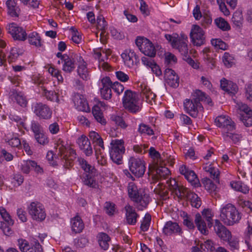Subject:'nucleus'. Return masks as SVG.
Here are the masks:
<instances>
[{"instance_id":"obj_21","label":"nucleus","mask_w":252,"mask_h":252,"mask_svg":"<svg viewBox=\"0 0 252 252\" xmlns=\"http://www.w3.org/2000/svg\"><path fill=\"white\" fill-rule=\"evenodd\" d=\"M165 83L170 87L176 88L179 85V77L174 70L166 68L164 73Z\"/></svg>"},{"instance_id":"obj_52","label":"nucleus","mask_w":252,"mask_h":252,"mask_svg":"<svg viewBox=\"0 0 252 252\" xmlns=\"http://www.w3.org/2000/svg\"><path fill=\"white\" fill-rule=\"evenodd\" d=\"M138 131L141 134L152 135L154 134L153 129L148 125L142 123L139 125Z\"/></svg>"},{"instance_id":"obj_63","label":"nucleus","mask_w":252,"mask_h":252,"mask_svg":"<svg viewBox=\"0 0 252 252\" xmlns=\"http://www.w3.org/2000/svg\"><path fill=\"white\" fill-rule=\"evenodd\" d=\"M10 119L12 121L15 122L17 124V126L19 127V128H24L25 129H27V125L25 123V119H22L18 116H11L10 117Z\"/></svg>"},{"instance_id":"obj_34","label":"nucleus","mask_w":252,"mask_h":252,"mask_svg":"<svg viewBox=\"0 0 252 252\" xmlns=\"http://www.w3.org/2000/svg\"><path fill=\"white\" fill-rule=\"evenodd\" d=\"M27 38L28 39L29 43L32 45L39 48L43 46V41L39 34L35 32H32L29 34Z\"/></svg>"},{"instance_id":"obj_44","label":"nucleus","mask_w":252,"mask_h":252,"mask_svg":"<svg viewBox=\"0 0 252 252\" xmlns=\"http://www.w3.org/2000/svg\"><path fill=\"white\" fill-rule=\"evenodd\" d=\"M92 113L95 119L102 125H105L106 123V120L104 118L103 115L100 107L97 105H94L92 109Z\"/></svg>"},{"instance_id":"obj_19","label":"nucleus","mask_w":252,"mask_h":252,"mask_svg":"<svg viewBox=\"0 0 252 252\" xmlns=\"http://www.w3.org/2000/svg\"><path fill=\"white\" fill-rule=\"evenodd\" d=\"M179 171L192 186L195 187L199 186V179L193 171L189 169L186 165H182L179 168Z\"/></svg>"},{"instance_id":"obj_41","label":"nucleus","mask_w":252,"mask_h":252,"mask_svg":"<svg viewBox=\"0 0 252 252\" xmlns=\"http://www.w3.org/2000/svg\"><path fill=\"white\" fill-rule=\"evenodd\" d=\"M98 242L100 247L104 250H106L109 246V242L110 237L105 233H99L97 235Z\"/></svg>"},{"instance_id":"obj_17","label":"nucleus","mask_w":252,"mask_h":252,"mask_svg":"<svg viewBox=\"0 0 252 252\" xmlns=\"http://www.w3.org/2000/svg\"><path fill=\"white\" fill-rule=\"evenodd\" d=\"M112 82L108 77L102 78L99 83L100 92L102 97L106 100L112 97L111 86Z\"/></svg>"},{"instance_id":"obj_42","label":"nucleus","mask_w":252,"mask_h":252,"mask_svg":"<svg viewBox=\"0 0 252 252\" xmlns=\"http://www.w3.org/2000/svg\"><path fill=\"white\" fill-rule=\"evenodd\" d=\"M83 183L90 188H96L97 187V183L94 178L91 176L90 173H85L81 176Z\"/></svg>"},{"instance_id":"obj_57","label":"nucleus","mask_w":252,"mask_h":252,"mask_svg":"<svg viewBox=\"0 0 252 252\" xmlns=\"http://www.w3.org/2000/svg\"><path fill=\"white\" fill-rule=\"evenodd\" d=\"M202 214L204 218L208 222V226L211 227L212 225V218L214 216L212 210L209 209H205L202 212Z\"/></svg>"},{"instance_id":"obj_32","label":"nucleus","mask_w":252,"mask_h":252,"mask_svg":"<svg viewBox=\"0 0 252 252\" xmlns=\"http://www.w3.org/2000/svg\"><path fill=\"white\" fill-rule=\"evenodd\" d=\"M64 60L62 62L63 68L62 70L68 73L72 72L75 68V61H76L74 58V55L71 57L68 56L67 58L65 57Z\"/></svg>"},{"instance_id":"obj_28","label":"nucleus","mask_w":252,"mask_h":252,"mask_svg":"<svg viewBox=\"0 0 252 252\" xmlns=\"http://www.w3.org/2000/svg\"><path fill=\"white\" fill-rule=\"evenodd\" d=\"M141 91V95L143 98H145L147 102L151 103L155 100L156 95L151 91L148 85L145 83H141L139 86Z\"/></svg>"},{"instance_id":"obj_35","label":"nucleus","mask_w":252,"mask_h":252,"mask_svg":"<svg viewBox=\"0 0 252 252\" xmlns=\"http://www.w3.org/2000/svg\"><path fill=\"white\" fill-rule=\"evenodd\" d=\"M154 168L158 178L160 180L168 178L170 175L169 170L165 166L158 165V163H156Z\"/></svg>"},{"instance_id":"obj_11","label":"nucleus","mask_w":252,"mask_h":252,"mask_svg":"<svg viewBox=\"0 0 252 252\" xmlns=\"http://www.w3.org/2000/svg\"><path fill=\"white\" fill-rule=\"evenodd\" d=\"M32 110L34 114L40 119L48 120L52 116V110L47 104L42 102L33 104Z\"/></svg>"},{"instance_id":"obj_14","label":"nucleus","mask_w":252,"mask_h":252,"mask_svg":"<svg viewBox=\"0 0 252 252\" xmlns=\"http://www.w3.org/2000/svg\"><path fill=\"white\" fill-rule=\"evenodd\" d=\"M17 245L22 252H42V246L38 241L29 243L25 239H19Z\"/></svg>"},{"instance_id":"obj_29","label":"nucleus","mask_w":252,"mask_h":252,"mask_svg":"<svg viewBox=\"0 0 252 252\" xmlns=\"http://www.w3.org/2000/svg\"><path fill=\"white\" fill-rule=\"evenodd\" d=\"M220 83L222 90L228 94H234L238 90V87L236 84L227 80L224 78L220 80Z\"/></svg>"},{"instance_id":"obj_37","label":"nucleus","mask_w":252,"mask_h":252,"mask_svg":"<svg viewBox=\"0 0 252 252\" xmlns=\"http://www.w3.org/2000/svg\"><path fill=\"white\" fill-rule=\"evenodd\" d=\"M233 130H228L222 134L224 141L229 142L231 141L234 144L238 143L241 140L242 136L238 133L233 132Z\"/></svg>"},{"instance_id":"obj_26","label":"nucleus","mask_w":252,"mask_h":252,"mask_svg":"<svg viewBox=\"0 0 252 252\" xmlns=\"http://www.w3.org/2000/svg\"><path fill=\"white\" fill-rule=\"evenodd\" d=\"M74 58L78 63L77 72L79 76L83 80H87L88 78V72L87 68L86 63L80 54H75Z\"/></svg>"},{"instance_id":"obj_53","label":"nucleus","mask_w":252,"mask_h":252,"mask_svg":"<svg viewBox=\"0 0 252 252\" xmlns=\"http://www.w3.org/2000/svg\"><path fill=\"white\" fill-rule=\"evenodd\" d=\"M224 65L228 67H231L234 64V58L228 52H225L222 58Z\"/></svg>"},{"instance_id":"obj_25","label":"nucleus","mask_w":252,"mask_h":252,"mask_svg":"<svg viewBox=\"0 0 252 252\" xmlns=\"http://www.w3.org/2000/svg\"><path fill=\"white\" fill-rule=\"evenodd\" d=\"M162 232L166 235H171L173 234L180 235L182 233V229L179 224L172 221H168L165 223L162 229Z\"/></svg>"},{"instance_id":"obj_45","label":"nucleus","mask_w":252,"mask_h":252,"mask_svg":"<svg viewBox=\"0 0 252 252\" xmlns=\"http://www.w3.org/2000/svg\"><path fill=\"white\" fill-rule=\"evenodd\" d=\"M230 186L234 190L244 194H247L249 191V188L241 181H232Z\"/></svg>"},{"instance_id":"obj_13","label":"nucleus","mask_w":252,"mask_h":252,"mask_svg":"<svg viewBox=\"0 0 252 252\" xmlns=\"http://www.w3.org/2000/svg\"><path fill=\"white\" fill-rule=\"evenodd\" d=\"M191 41L194 46H200L205 42V32L197 25H193L190 32Z\"/></svg>"},{"instance_id":"obj_18","label":"nucleus","mask_w":252,"mask_h":252,"mask_svg":"<svg viewBox=\"0 0 252 252\" xmlns=\"http://www.w3.org/2000/svg\"><path fill=\"white\" fill-rule=\"evenodd\" d=\"M125 64L128 67H132L137 64L139 60L135 53L131 49H126L121 54Z\"/></svg>"},{"instance_id":"obj_22","label":"nucleus","mask_w":252,"mask_h":252,"mask_svg":"<svg viewBox=\"0 0 252 252\" xmlns=\"http://www.w3.org/2000/svg\"><path fill=\"white\" fill-rule=\"evenodd\" d=\"M75 108L79 111L88 112L90 111L87 100L84 96L77 94L72 99Z\"/></svg>"},{"instance_id":"obj_38","label":"nucleus","mask_w":252,"mask_h":252,"mask_svg":"<svg viewBox=\"0 0 252 252\" xmlns=\"http://www.w3.org/2000/svg\"><path fill=\"white\" fill-rule=\"evenodd\" d=\"M247 225V226L244 232L243 237L248 248L250 250H252V247L251 244V241L252 240V223L248 221Z\"/></svg>"},{"instance_id":"obj_61","label":"nucleus","mask_w":252,"mask_h":252,"mask_svg":"<svg viewBox=\"0 0 252 252\" xmlns=\"http://www.w3.org/2000/svg\"><path fill=\"white\" fill-rule=\"evenodd\" d=\"M36 141L41 145H46L49 142L48 136L43 131L34 135Z\"/></svg>"},{"instance_id":"obj_24","label":"nucleus","mask_w":252,"mask_h":252,"mask_svg":"<svg viewBox=\"0 0 252 252\" xmlns=\"http://www.w3.org/2000/svg\"><path fill=\"white\" fill-rule=\"evenodd\" d=\"M166 183L170 190L175 193L179 197H183L186 194L187 188L178 185L177 181L174 179L169 178L166 181Z\"/></svg>"},{"instance_id":"obj_10","label":"nucleus","mask_w":252,"mask_h":252,"mask_svg":"<svg viewBox=\"0 0 252 252\" xmlns=\"http://www.w3.org/2000/svg\"><path fill=\"white\" fill-rule=\"evenodd\" d=\"M128 167L131 172L137 177L143 176L146 170L144 161L138 158L130 157L129 158Z\"/></svg>"},{"instance_id":"obj_39","label":"nucleus","mask_w":252,"mask_h":252,"mask_svg":"<svg viewBox=\"0 0 252 252\" xmlns=\"http://www.w3.org/2000/svg\"><path fill=\"white\" fill-rule=\"evenodd\" d=\"M89 137L94 146H98L102 150H104L103 140L100 135L94 131L89 133Z\"/></svg>"},{"instance_id":"obj_3","label":"nucleus","mask_w":252,"mask_h":252,"mask_svg":"<svg viewBox=\"0 0 252 252\" xmlns=\"http://www.w3.org/2000/svg\"><path fill=\"white\" fill-rule=\"evenodd\" d=\"M220 217L224 224L229 226L238 223L241 219V214L236 207L231 203L221 206Z\"/></svg>"},{"instance_id":"obj_33","label":"nucleus","mask_w":252,"mask_h":252,"mask_svg":"<svg viewBox=\"0 0 252 252\" xmlns=\"http://www.w3.org/2000/svg\"><path fill=\"white\" fill-rule=\"evenodd\" d=\"M7 13L13 17H17L20 12V9L17 6L16 0H8L6 2Z\"/></svg>"},{"instance_id":"obj_43","label":"nucleus","mask_w":252,"mask_h":252,"mask_svg":"<svg viewBox=\"0 0 252 252\" xmlns=\"http://www.w3.org/2000/svg\"><path fill=\"white\" fill-rule=\"evenodd\" d=\"M203 169L207 172H208L212 178H213L216 182L219 183L220 172L218 169L215 168L211 164H206L203 167Z\"/></svg>"},{"instance_id":"obj_64","label":"nucleus","mask_w":252,"mask_h":252,"mask_svg":"<svg viewBox=\"0 0 252 252\" xmlns=\"http://www.w3.org/2000/svg\"><path fill=\"white\" fill-rule=\"evenodd\" d=\"M238 106L239 109L244 113L242 116H246V117H252V110L247 104L240 103L238 104Z\"/></svg>"},{"instance_id":"obj_31","label":"nucleus","mask_w":252,"mask_h":252,"mask_svg":"<svg viewBox=\"0 0 252 252\" xmlns=\"http://www.w3.org/2000/svg\"><path fill=\"white\" fill-rule=\"evenodd\" d=\"M125 210L127 223L130 225H134L136 223L138 215L135 212V209L130 205H126L125 207Z\"/></svg>"},{"instance_id":"obj_7","label":"nucleus","mask_w":252,"mask_h":252,"mask_svg":"<svg viewBox=\"0 0 252 252\" xmlns=\"http://www.w3.org/2000/svg\"><path fill=\"white\" fill-rule=\"evenodd\" d=\"M125 148L123 140L112 139L110 142L109 154L112 160L120 164L122 163L123 155L125 153Z\"/></svg>"},{"instance_id":"obj_1","label":"nucleus","mask_w":252,"mask_h":252,"mask_svg":"<svg viewBox=\"0 0 252 252\" xmlns=\"http://www.w3.org/2000/svg\"><path fill=\"white\" fill-rule=\"evenodd\" d=\"M201 101L208 104L212 103L211 98L200 90H196L191 95L190 99H186L184 102L185 111L191 117L196 118L199 112L203 110Z\"/></svg>"},{"instance_id":"obj_50","label":"nucleus","mask_w":252,"mask_h":252,"mask_svg":"<svg viewBox=\"0 0 252 252\" xmlns=\"http://www.w3.org/2000/svg\"><path fill=\"white\" fill-rule=\"evenodd\" d=\"M232 21L234 25L238 28H241L243 25V17L242 13L240 11H236L233 15Z\"/></svg>"},{"instance_id":"obj_46","label":"nucleus","mask_w":252,"mask_h":252,"mask_svg":"<svg viewBox=\"0 0 252 252\" xmlns=\"http://www.w3.org/2000/svg\"><path fill=\"white\" fill-rule=\"evenodd\" d=\"M79 164L80 165L81 168L87 173L93 174L95 172V168L89 164L88 161L84 158H79L77 159Z\"/></svg>"},{"instance_id":"obj_49","label":"nucleus","mask_w":252,"mask_h":252,"mask_svg":"<svg viewBox=\"0 0 252 252\" xmlns=\"http://www.w3.org/2000/svg\"><path fill=\"white\" fill-rule=\"evenodd\" d=\"M58 94H59V89L58 90L57 93L53 91H48L46 89L43 90V94L44 96H45L47 100L51 101L59 102L60 100L59 98H58Z\"/></svg>"},{"instance_id":"obj_56","label":"nucleus","mask_w":252,"mask_h":252,"mask_svg":"<svg viewBox=\"0 0 252 252\" xmlns=\"http://www.w3.org/2000/svg\"><path fill=\"white\" fill-rule=\"evenodd\" d=\"M151 221V216L148 213L146 214L140 226V228L142 231L145 232L148 230L150 225Z\"/></svg>"},{"instance_id":"obj_40","label":"nucleus","mask_w":252,"mask_h":252,"mask_svg":"<svg viewBox=\"0 0 252 252\" xmlns=\"http://www.w3.org/2000/svg\"><path fill=\"white\" fill-rule=\"evenodd\" d=\"M186 196L190 200V203L192 207L198 208L201 205V200L198 195L194 192H190L187 189L186 194L184 196Z\"/></svg>"},{"instance_id":"obj_58","label":"nucleus","mask_w":252,"mask_h":252,"mask_svg":"<svg viewBox=\"0 0 252 252\" xmlns=\"http://www.w3.org/2000/svg\"><path fill=\"white\" fill-rule=\"evenodd\" d=\"M5 140L11 147L18 148L21 146L22 142L17 137H13L10 138L8 136H6Z\"/></svg>"},{"instance_id":"obj_60","label":"nucleus","mask_w":252,"mask_h":252,"mask_svg":"<svg viewBox=\"0 0 252 252\" xmlns=\"http://www.w3.org/2000/svg\"><path fill=\"white\" fill-rule=\"evenodd\" d=\"M0 215L8 225H12L13 224L14 221L11 219L6 209L2 207H0Z\"/></svg>"},{"instance_id":"obj_30","label":"nucleus","mask_w":252,"mask_h":252,"mask_svg":"<svg viewBox=\"0 0 252 252\" xmlns=\"http://www.w3.org/2000/svg\"><path fill=\"white\" fill-rule=\"evenodd\" d=\"M70 225L72 231L75 234L81 233L84 228V223L78 215L71 219Z\"/></svg>"},{"instance_id":"obj_55","label":"nucleus","mask_w":252,"mask_h":252,"mask_svg":"<svg viewBox=\"0 0 252 252\" xmlns=\"http://www.w3.org/2000/svg\"><path fill=\"white\" fill-rule=\"evenodd\" d=\"M202 183L205 189L207 190L209 192L212 193L216 190L217 188L216 186L210 179L204 178L202 180Z\"/></svg>"},{"instance_id":"obj_8","label":"nucleus","mask_w":252,"mask_h":252,"mask_svg":"<svg viewBox=\"0 0 252 252\" xmlns=\"http://www.w3.org/2000/svg\"><path fill=\"white\" fill-rule=\"evenodd\" d=\"M135 43L140 51L150 57H154L156 50L152 42L146 38L138 37L135 40Z\"/></svg>"},{"instance_id":"obj_47","label":"nucleus","mask_w":252,"mask_h":252,"mask_svg":"<svg viewBox=\"0 0 252 252\" xmlns=\"http://www.w3.org/2000/svg\"><path fill=\"white\" fill-rule=\"evenodd\" d=\"M180 215L183 219V224L189 229L194 230L195 225L193 223V219L191 217L184 211L181 212Z\"/></svg>"},{"instance_id":"obj_59","label":"nucleus","mask_w":252,"mask_h":252,"mask_svg":"<svg viewBox=\"0 0 252 252\" xmlns=\"http://www.w3.org/2000/svg\"><path fill=\"white\" fill-rule=\"evenodd\" d=\"M34 164V161L33 160H24L21 163V169L23 173L28 174L30 170L32 168L33 165Z\"/></svg>"},{"instance_id":"obj_62","label":"nucleus","mask_w":252,"mask_h":252,"mask_svg":"<svg viewBox=\"0 0 252 252\" xmlns=\"http://www.w3.org/2000/svg\"><path fill=\"white\" fill-rule=\"evenodd\" d=\"M211 42L212 45L216 48L223 50H226L227 48L226 44L220 39H213Z\"/></svg>"},{"instance_id":"obj_15","label":"nucleus","mask_w":252,"mask_h":252,"mask_svg":"<svg viewBox=\"0 0 252 252\" xmlns=\"http://www.w3.org/2000/svg\"><path fill=\"white\" fill-rule=\"evenodd\" d=\"M215 123L217 126L221 128L222 134L228 130H234L235 129L234 123L227 116H218L216 118Z\"/></svg>"},{"instance_id":"obj_20","label":"nucleus","mask_w":252,"mask_h":252,"mask_svg":"<svg viewBox=\"0 0 252 252\" xmlns=\"http://www.w3.org/2000/svg\"><path fill=\"white\" fill-rule=\"evenodd\" d=\"M214 229L217 236L221 240L226 241L231 236V232L218 220H216Z\"/></svg>"},{"instance_id":"obj_23","label":"nucleus","mask_w":252,"mask_h":252,"mask_svg":"<svg viewBox=\"0 0 252 252\" xmlns=\"http://www.w3.org/2000/svg\"><path fill=\"white\" fill-rule=\"evenodd\" d=\"M79 148L87 156L92 155L93 151L89 139L84 135H82L77 140Z\"/></svg>"},{"instance_id":"obj_12","label":"nucleus","mask_w":252,"mask_h":252,"mask_svg":"<svg viewBox=\"0 0 252 252\" xmlns=\"http://www.w3.org/2000/svg\"><path fill=\"white\" fill-rule=\"evenodd\" d=\"M94 57L98 61V66L104 70H109L110 65L105 61L108 59V57L111 54V51L109 49H103L102 48H95L94 49Z\"/></svg>"},{"instance_id":"obj_16","label":"nucleus","mask_w":252,"mask_h":252,"mask_svg":"<svg viewBox=\"0 0 252 252\" xmlns=\"http://www.w3.org/2000/svg\"><path fill=\"white\" fill-rule=\"evenodd\" d=\"M9 33L15 40L24 41L27 39L26 31L14 23H10L7 27Z\"/></svg>"},{"instance_id":"obj_6","label":"nucleus","mask_w":252,"mask_h":252,"mask_svg":"<svg viewBox=\"0 0 252 252\" xmlns=\"http://www.w3.org/2000/svg\"><path fill=\"white\" fill-rule=\"evenodd\" d=\"M123 104L124 108L131 113H136L140 110L138 94L131 90L125 92Z\"/></svg>"},{"instance_id":"obj_51","label":"nucleus","mask_w":252,"mask_h":252,"mask_svg":"<svg viewBox=\"0 0 252 252\" xmlns=\"http://www.w3.org/2000/svg\"><path fill=\"white\" fill-rule=\"evenodd\" d=\"M110 120L123 129H126L128 126L123 118L120 116L112 114L110 116Z\"/></svg>"},{"instance_id":"obj_27","label":"nucleus","mask_w":252,"mask_h":252,"mask_svg":"<svg viewBox=\"0 0 252 252\" xmlns=\"http://www.w3.org/2000/svg\"><path fill=\"white\" fill-rule=\"evenodd\" d=\"M9 95L12 100H15L17 103L21 107L27 106L28 104L27 98L22 92L12 89L9 92Z\"/></svg>"},{"instance_id":"obj_54","label":"nucleus","mask_w":252,"mask_h":252,"mask_svg":"<svg viewBox=\"0 0 252 252\" xmlns=\"http://www.w3.org/2000/svg\"><path fill=\"white\" fill-rule=\"evenodd\" d=\"M201 249L206 252H213L216 248L214 243L211 240H207L200 245Z\"/></svg>"},{"instance_id":"obj_9","label":"nucleus","mask_w":252,"mask_h":252,"mask_svg":"<svg viewBox=\"0 0 252 252\" xmlns=\"http://www.w3.org/2000/svg\"><path fill=\"white\" fill-rule=\"evenodd\" d=\"M29 214L33 220L41 221L45 220L46 214L43 205L38 202H32L28 207Z\"/></svg>"},{"instance_id":"obj_2","label":"nucleus","mask_w":252,"mask_h":252,"mask_svg":"<svg viewBox=\"0 0 252 252\" xmlns=\"http://www.w3.org/2000/svg\"><path fill=\"white\" fill-rule=\"evenodd\" d=\"M64 144V142L60 139L57 141L55 155L61 160L65 168L69 169L73 165V161L76 158V154L73 149H67Z\"/></svg>"},{"instance_id":"obj_36","label":"nucleus","mask_w":252,"mask_h":252,"mask_svg":"<svg viewBox=\"0 0 252 252\" xmlns=\"http://www.w3.org/2000/svg\"><path fill=\"white\" fill-rule=\"evenodd\" d=\"M195 223L198 230L203 234L206 235L208 233L206 224L200 214L197 213L195 216Z\"/></svg>"},{"instance_id":"obj_5","label":"nucleus","mask_w":252,"mask_h":252,"mask_svg":"<svg viewBox=\"0 0 252 252\" xmlns=\"http://www.w3.org/2000/svg\"><path fill=\"white\" fill-rule=\"evenodd\" d=\"M127 191L129 197L136 203L139 210H142L147 206L151 199L149 195L140 193L134 183L130 182L128 184Z\"/></svg>"},{"instance_id":"obj_4","label":"nucleus","mask_w":252,"mask_h":252,"mask_svg":"<svg viewBox=\"0 0 252 252\" xmlns=\"http://www.w3.org/2000/svg\"><path fill=\"white\" fill-rule=\"evenodd\" d=\"M165 37L170 43L172 48L178 50L181 54L184 57H187L189 54L188 38L184 34L179 35L177 33L173 34H165Z\"/></svg>"},{"instance_id":"obj_48","label":"nucleus","mask_w":252,"mask_h":252,"mask_svg":"<svg viewBox=\"0 0 252 252\" xmlns=\"http://www.w3.org/2000/svg\"><path fill=\"white\" fill-rule=\"evenodd\" d=\"M215 24L216 26L223 31H227L230 30V26L228 23L223 18L219 17L215 19Z\"/></svg>"}]
</instances>
